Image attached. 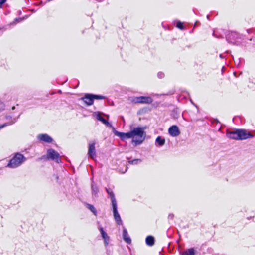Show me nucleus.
<instances>
[{
    "mask_svg": "<svg viewBox=\"0 0 255 255\" xmlns=\"http://www.w3.org/2000/svg\"><path fill=\"white\" fill-rule=\"evenodd\" d=\"M106 190L109 195V197L111 199L112 206L117 205V201L115 197V194L112 190L110 188H106Z\"/></svg>",
    "mask_w": 255,
    "mask_h": 255,
    "instance_id": "nucleus-15",
    "label": "nucleus"
},
{
    "mask_svg": "<svg viewBox=\"0 0 255 255\" xmlns=\"http://www.w3.org/2000/svg\"><path fill=\"white\" fill-rule=\"evenodd\" d=\"M12 109V110H14L15 109V107H13Z\"/></svg>",
    "mask_w": 255,
    "mask_h": 255,
    "instance_id": "nucleus-38",
    "label": "nucleus"
},
{
    "mask_svg": "<svg viewBox=\"0 0 255 255\" xmlns=\"http://www.w3.org/2000/svg\"><path fill=\"white\" fill-rule=\"evenodd\" d=\"M164 74L163 72H160L158 73V78H162L164 77Z\"/></svg>",
    "mask_w": 255,
    "mask_h": 255,
    "instance_id": "nucleus-28",
    "label": "nucleus"
},
{
    "mask_svg": "<svg viewBox=\"0 0 255 255\" xmlns=\"http://www.w3.org/2000/svg\"><path fill=\"white\" fill-rule=\"evenodd\" d=\"M156 143L160 146H163L165 144V139L161 136H158L155 141Z\"/></svg>",
    "mask_w": 255,
    "mask_h": 255,
    "instance_id": "nucleus-21",
    "label": "nucleus"
},
{
    "mask_svg": "<svg viewBox=\"0 0 255 255\" xmlns=\"http://www.w3.org/2000/svg\"><path fill=\"white\" fill-rule=\"evenodd\" d=\"M95 146V142L94 141L89 143L88 154L93 159H94L96 157Z\"/></svg>",
    "mask_w": 255,
    "mask_h": 255,
    "instance_id": "nucleus-7",
    "label": "nucleus"
},
{
    "mask_svg": "<svg viewBox=\"0 0 255 255\" xmlns=\"http://www.w3.org/2000/svg\"><path fill=\"white\" fill-rule=\"evenodd\" d=\"M123 238L124 240L128 244H130L131 243V240L128 235V231L124 227L123 231Z\"/></svg>",
    "mask_w": 255,
    "mask_h": 255,
    "instance_id": "nucleus-16",
    "label": "nucleus"
},
{
    "mask_svg": "<svg viewBox=\"0 0 255 255\" xmlns=\"http://www.w3.org/2000/svg\"><path fill=\"white\" fill-rule=\"evenodd\" d=\"M146 244L149 246H152L154 244V238L152 236H148L146 238Z\"/></svg>",
    "mask_w": 255,
    "mask_h": 255,
    "instance_id": "nucleus-18",
    "label": "nucleus"
},
{
    "mask_svg": "<svg viewBox=\"0 0 255 255\" xmlns=\"http://www.w3.org/2000/svg\"><path fill=\"white\" fill-rule=\"evenodd\" d=\"M239 140H245L253 137V135L245 129H238Z\"/></svg>",
    "mask_w": 255,
    "mask_h": 255,
    "instance_id": "nucleus-6",
    "label": "nucleus"
},
{
    "mask_svg": "<svg viewBox=\"0 0 255 255\" xmlns=\"http://www.w3.org/2000/svg\"><path fill=\"white\" fill-rule=\"evenodd\" d=\"M7 0H0V8L1 7V5L4 4Z\"/></svg>",
    "mask_w": 255,
    "mask_h": 255,
    "instance_id": "nucleus-30",
    "label": "nucleus"
},
{
    "mask_svg": "<svg viewBox=\"0 0 255 255\" xmlns=\"http://www.w3.org/2000/svg\"><path fill=\"white\" fill-rule=\"evenodd\" d=\"M114 133L116 135L119 136L122 140L132 138L130 131L127 133H124L115 131Z\"/></svg>",
    "mask_w": 255,
    "mask_h": 255,
    "instance_id": "nucleus-14",
    "label": "nucleus"
},
{
    "mask_svg": "<svg viewBox=\"0 0 255 255\" xmlns=\"http://www.w3.org/2000/svg\"><path fill=\"white\" fill-rule=\"evenodd\" d=\"M3 108V104L2 103H0V111Z\"/></svg>",
    "mask_w": 255,
    "mask_h": 255,
    "instance_id": "nucleus-32",
    "label": "nucleus"
},
{
    "mask_svg": "<svg viewBox=\"0 0 255 255\" xmlns=\"http://www.w3.org/2000/svg\"><path fill=\"white\" fill-rule=\"evenodd\" d=\"M213 35L214 36H216L215 34V31L213 32Z\"/></svg>",
    "mask_w": 255,
    "mask_h": 255,
    "instance_id": "nucleus-37",
    "label": "nucleus"
},
{
    "mask_svg": "<svg viewBox=\"0 0 255 255\" xmlns=\"http://www.w3.org/2000/svg\"><path fill=\"white\" fill-rule=\"evenodd\" d=\"M82 101L86 105L90 106L93 104L94 100L93 98V94H87L85 96L79 99Z\"/></svg>",
    "mask_w": 255,
    "mask_h": 255,
    "instance_id": "nucleus-8",
    "label": "nucleus"
},
{
    "mask_svg": "<svg viewBox=\"0 0 255 255\" xmlns=\"http://www.w3.org/2000/svg\"><path fill=\"white\" fill-rule=\"evenodd\" d=\"M176 27L180 29H183L184 27L183 26V23L180 21H178L176 24Z\"/></svg>",
    "mask_w": 255,
    "mask_h": 255,
    "instance_id": "nucleus-26",
    "label": "nucleus"
},
{
    "mask_svg": "<svg viewBox=\"0 0 255 255\" xmlns=\"http://www.w3.org/2000/svg\"><path fill=\"white\" fill-rule=\"evenodd\" d=\"M37 138L41 141H43L46 143H52L53 139L47 134H40L37 135Z\"/></svg>",
    "mask_w": 255,
    "mask_h": 255,
    "instance_id": "nucleus-13",
    "label": "nucleus"
},
{
    "mask_svg": "<svg viewBox=\"0 0 255 255\" xmlns=\"http://www.w3.org/2000/svg\"><path fill=\"white\" fill-rule=\"evenodd\" d=\"M99 230L100 231L101 236L103 239H106L107 238H109V236L107 235V233L104 230V229L101 226L99 227Z\"/></svg>",
    "mask_w": 255,
    "mask_h": 255,
    "instance_id": "nucleus-22",
    "label": "nucleus"
},
{
    "mask_svg": "<svg viewBox=\"0 0 255 255\" xmlns=\"http://www.w3.org/2000/svg\"><path fill=\"white\" fill-rule=\"evenodd\" d=\"M94 115L97 120L101 121L103 124L105 125L107 127L110 128H113L112 125L111 123L108 122V121L104 119V118L102 116V113L100 112H96L94 113Z\"/></svg>",
    "mask_w": 255,
    "mask_h": 255,
    "instance_id": "nucleus-11",
    "label": "nucleus"
},
{
    "mask_svg": "<svg viewBox=\"0 0 255 255\" xmlns=\"http://www.w3.org/2000/svg\"><path fill=\"white\" fill-rule=\"evenodd\" d=\"M132 101L134 103L150 104L153 100L149 96H139L133 97Z\"/></svg>",
    "mask_w": 255,
    "mask_h": 255,
    "instance_id": "nucleus-5",
    "label": "nucleus"
},
{
    "mask_svg": "<svg viewBox=\"0 0 255 255\" xmlns=\"http://www.w3.org/2000/svg\"><path fill=\"white\" fill-rule=\"evenodd\" d=\"M168 133L172 137H177L180 134V132L177 126L173 125L169 128Z\"/></svg>",
    "mask_w": 255,
    "mask_h": 255,
    "instance_id": "nucleus-10",
    "label": "nucleus"
},
{
    "mask_svg": "<svg viewBox=\"0 0 255 255\" xmlns=\"http://www.w3.org/2000/svg\"><path fill=\"white\" fill-rule=\"evenodd\" d=\"M86 206L95 215H97V211L93 205L87 204Z\"/></svg>",
    "mask_w": 255,
    "mask_h": 255,
    "instance_id": "nucleus-23",
    "label": "nucleus"
},
{
    "mask_svg": "<svg viewBox=\"0 0 255 255\" xmlns=\"http://www.w3.org/2000/svg\"><path fill=\"white\" fill-rule=\"evenodd\" d=\"M92 195L93 198H97L98 196L99 188L94 183L91 184Z\"/></svg>",
    "mask_w": 255,
    "mask_h": 255,
    "instance_id": "nucleus-17",
    "label": "nucleus"
},
{
    "mask_svg": "<svg viewBox=\"0 0 255 255\" xmlns=\"http://www.w3.org/2000/svg\"><path fill=\"white\" fill-rule=\"evenodd\" d=\"M19 116H20V115L17 118H13L9 122H7V123L3 124V125H0V129H2L3 128H4L8 125H12V124L15 123L16 122V121L17 120V119H18V118L19 117Z\"/></svg>",
    "mask_w": 255,
    "mask_h": 255,
    "instance_id": "nucleus-19",
    "label": "nucleus"
},
{
    "mask_svg": "<svg viewBox=\"0 0 255 255\" xmlns=\"http://www.w3.org/2000/svg\"><path fill=\"white\" fill-rule=\"evenodd\" d=\"M140 162H141V160L140 159H135L128 161V163L131 164H137Z\"/></svg>",
    "mask_w": 255,
    "mask_h": 255,
    "instance_id": "nucleus-24",
    "label": "nucleus"
},
{
    "mask_svg": "<svg viewBox=\"0 0 255 255\" xmlns=\"http://www.w3.org/2000/svg\"><path fill=\"white\" fill-rule=\"evenodd\" d=\"M107 118V119H109V116L108 115H104Z\"/></svg>",
    "mask_w": 255,
    "mask_h": 255,
    "instance_id": "nucleus-35",
    "label": "nucleus"
},
{
    "mask_svg": "<svg viewBox=\"0 0 255 255\" xmlns=\"http://www.w3.org/2000/svg\"><path fill=\"white\" fill-rule=\"evenodd\" d=\"M239 34L235 32H231L226 36V39L228 42L234 44H239L240 43L238 40L239 39Z\"/></svg>",
    "mask_w": 255,
    "mask_h": 255,
    "instance_id": "nucleus-4",
    "label": "nucleus"
},
{
    "mask_svg": "<svg viewBox=\"0 0 255 255\" xmlns=\"http://www.w3.org/2000/svg\"><path fill=\"white\" fill-rule=\"evenodd\" d=\"M25 160L26 158L22 154L17 153L9 161L7 166L11 168H15L20 166Z\"/></svg>",
    "mask_w": 255,
    "mask_h": 255,
    "instance_id": "nucleus-2",
    "label": "nucleus"
},
{
    "mask_svg": "<svg viewBox=\"0 0 255 255\" xmlns=\"http://www.w3.org/2000/svg\"><path fill=\"white\" fill-rule=\"evenodd\" d=\"M22 20H23V19L21 18H18L15 19V21L16 22H20L22 21Z\"/></svg>",
    "mask_w": 255,
    "mask_h": 255,
    "instance_id": "nucleus-31",
    "label": "nucleus"
},
{
    "mask_svg": "<svg viewBox=\"0 0 255 255\" xmlns=\"http://www.w3.org/2000/svg\"><path fill=\"white\" fill-rule=\"evenodd\" d=\"M93 100H94V99H104L105 97H104V96H103L102 95L93 94Z\"/></svg>",
    "mask_w": 255,
    "mask_h": 255,
    "instance_id": "nucleus-25",
    "label": "nucleus"
},
{
    "mask_svg": "<svg viewBox=\"0 0 255 255\" xmlns=\"http://www.w3.org/2000/svg\"><path fill=\"white\" fill-rule=\"evenodd\" d=\"M195 250L193 248L188 249L181 253V255H194Z\"/></svg>",
    "mask_w": 255,
    "mask_h": 255,
    "instance_id": "nucleus-20",
    "label": "nucleus"
},
{
    "mask_svg": "<svg viewBox=\"0 0 255 255\" xmlns=\"http://www.w3.org/2000/svg\"><path fill=\"white\" fill-rule=\"evenodd\" d=\"M12 118V116H6V119H11Z\"/></svg>",
    "mask_w": 255,
    "mask_h": 255,
    "instance_id": "nucleus-34",
    "label": "nucleus"
},
{
    "mask_svg": "<svg viewBox=\"0 0 255 255\" xmlns=\"http://www.w3.org/2000/svg\"><path fill=\"white\" fill-rule=\"evenodd\" d=\"M144 129L145 128L142 127H137L130 131L132 138V142L134 143L135 146L141 144L144 141Z\"/></svg>",
    "mask_w": 255,
    "mask_h": 255,
    "instance_id": "nucleus-1",
    "label": "nucleus"
},
{
    "mask_svg": "<svg viewBox=\"0 0 255 255\" xmlns=\"http://www.w3.org/2000/svg\"><path fill=\"white\" fill-rule=\"evenodd\" d=\"M109 240H110V238L109 237L107 238L106 239H104V244H105V246H108V245L109 244Z\"/></svg>",
    "mask_w": 255,
    "mask_h": 255,
    "instance_id": "nucleus-27",
    "label": "nucleus"
},
{
    "mask_svg": "<svg viewBox=\"0 0 255 255\" xmlns=\"http://www.w3.org/2000/svg\"><path fill=\"white\" fill-rule=\"evenodd\" d=\"M220 57L221 58H223V55L222 54H220Z\"/></svg>",
    "mask_w": 255,
    "mask_h": 255,
    "instance_id": "nucleus-36",
    "label": "nucleus"
},
{
    "mask_svg": "<svg viewBox=\"0 0 255 255\" xmlns=\"http://www.w3.org/2000/svg\"><path fill=\"white\" fill-rule=\"evenodd\" d=\"M174 214L170 213L168 215V220H173L174 218Z\"/></svg>",
    "mask_w": 255,
    "mask_h": 255,
    "instance_id": "nucleus-29",
    "label": "nucleus"
},
{
    "mask_svg": "<svg viewBox=\"0 0 255 255\" xmlns=\"http://www.w3.org/2000/svg\"><path fill=\"white\" fill-rule=\"evenodd\" d=\"M247 32H248V33H251L252 32V29H248V30H247Z\"/></svg>",
    "mask_w": 255,
    "mask_h": 255,
    "instance_id": "nucleus-33",
    "label": "nucleus"
},
{
    "mask_svg": "<svg viewBox=\"0 0 255 255\" xmlns=\"http://www.w3.org/2000/svg\"><path fill=\"white\" fill-rule=\"evenodd\" d=\"M46 159L55 161L57 163H60L61 162L60 154L53 149H49L47 150Z\"/></svg>",
    "mask_w": 255,
    "mask_h": 255,
    "instance_id": "nucleus-3",
    "label": "nucleus"
},
{
    "mask_svg": "<svg viewBox=\"0 0 255 255\" xmlns=\"http://www.w3.org/2000/svg\"><path fill=\"white\" fill-rule=\"evenodd\" d=\"M238 135V129H235L233 131L227 130L226 131L227 137L232 139L239 140Z\"/></svg>",
    "mask_w": 255,
    "mask_h": 255,
    "instance_id": "nucleus-12",
    "label": "nucleus"
},
{
    "mask_svg": "<svg viewBox=\"0 0 255 255\" xmlns=\"http://www.w3.org/2000/svg\"><path fill=\"white\" fill-rule=\"evenodd\" d=\"M112 209H113L114 217L116 222L118 225H122V221L121 220L120 214H119L118 211L117 205L112 206Z\"/></svg>",
    "mask_w": 255,
    "mask_h": 255,
    "instance_id": "nucleus-9",
    "label": "nucleus"
}]
</instances>
